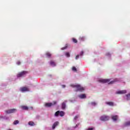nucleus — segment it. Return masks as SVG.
<instances>
[{"mask_svg": "<svg viewBox=\"0 0 130 130\" xmlns=\"http://www.w3.org/2000/svg\"><path fill=\"white\" fill-rule=\"evenodd\" d=\"M70 86L71 87H72V88H75V90L76 91H80V92H82L85 90V88L80 85L71 84Z\"/></svg>", "mask_w": 130, "mask_h": 130, "instance_id": "1", "label": "nucleus"}, {"mask_svg": "<svg viewBox=\"0 0 130 130\" xmlns=\"http://www.w3.org/2000/svg\"><path fill=\"white\" fill-rule=\"evenodd\" d=\"M110 117L107 115H104L100 117V120L102 121H107V120H109Z\"/></svg>", "mask_w": 130, "mask_h": 130, "instance_id": "2", "label": "nucleus"}, {"mask_svg": "<svg viewBox=\"0 0 130 130\" xmlns=\"http://www.w3.org/2000/svg\"><path fill=\"white\" fill-rule=\"evenodd\" d=\"M16 112H17V109H11L5 111V112L8 114H10V113H15Z\"/></svg>", "mask_w": 130, "mask_h": 130, "instance_id": "3", "label": "nucleus"}, {"mask_svg": "<svg viewBox=\"0 0 130 130\" xmlns=\"http://www.w3.org/2000/svg\"><path fill=\"white\" fill-rule=\"evenodd\" d=\"M58 115H60V116H63L64 115V112L63 111H58L55 113V116H58Z\"/></svg>", "mask_w": 130, "mask_h": 130, "instance_id": "4", "label": "nucleus"}, {"mask_svg": "<svg viewBox=\"0 0 130 130\" xmlns=\"http://www.w3.org/2000/svg\"><path fill=\"white\" fill-rule=\"evenodd\" d=\"M27 73V72L26 71H23L20 73H19L17 75V78H20L21 77H25V76H26V74Z\"/></svg>", "mask_w": 130, "mask_h": 130, "instance_id": "5", "label": "nucleus"}, {"mask_svg": "<svg viewBox=\"0 0 130 130\" xmlns=\"http://www.w3.org/2000/svg\"><path fill=\"white\" fill-rule=\"evenodd\" d=\"M99 82L100 83H109L110 82V79H99Z\"/></svg>", "mask_w": 130, "mask_h": 130, "instance_id": "6", "label": "nucleus"}, {"mask_svg": "<svg viewBox=\"0 0 130 130\" xmlns=\"http://www.w3.org/2000/svg\"><path fill=\"white\" fill-rule=\"evenodd\" d=\"M56 104V102H53L52 103H46L45 104L46 107H50L51 106H53V105H55Z\"/></svg>", "mask_w": 130, "mask_h": 130, "instance_id": "7", "label": "nucleus"}, {"mask_svg": "<svg viewBox=\"0 0 130 130\" xmlns=\"http://www.w3.org/2000/svg\"><path fill=\"white\" fill-rule=\"evenodd\" d=\"M20 90L21 92H28V91H29V88L26 87H23L20 88Z\"/></svg>", "mask_w": 130, "mask_h": 130, "instance_id": "8", "label": "nucleus"}, {"mask_svg": "<svg viewBox=\"0 0 130 130\" xmlns=\"http://www.w3.org/2000/svg\"><path fill=\"white\" fill-rule=\"evenodd\" d=\"M125 93H126V90H119V91L116 92V94H125Z\"/></svg>", "mask_w": 130, "mask_h": 130, "instance_id": "9", "label": "nucleus"}, {"mask_svg": "<svg viewBox=\"0 0 130 130\" xmlns=\"http://www.w3.org/2000/svg\"><path fill=\"white\" fill-rule=\"evenodd\" d=\"M124 100H126V101L130 100V93L124 96Z\"/></svg>", "mask_w": 130, "mask_h": 130, "instance_id": "10", "label": "nucleus"}, {"mask_svg": "<svg viewBox=\"0 0 130 130\" xmlns=\"http://www.w3.org/2000/svg\"><path fill=\"white\" fill-rule=\"evenodd\" d=\"M84 54V52L83 51H81L79 55H77L75 58V59H78L79 58V57H82V56H83V55Z\"/></svg>", "mask_w": 130, "mask_h": 130, "instance_id": "11", "label": "nucleus"}, {"mask_svg": "<svg viewBox=\"0 0 130 130\" xmlns=\"http://www.w3.org/2000/svg\"><path fill=\"white\" fill-rule=\"evenodd\" d=\"M112 119H113V121H116L118 119V116L117 115H113L112 116Z\"/></svg>", "mask_w": 130, "mask_h": 130, "instance_id": "12", "label": "nucleus"}, {"mask_svg": "<svg viewBox=\"0 0 130 130\" xmlns=\"http://www.w3.org/2000/svg\"><path fill=\"white\" fill-rule=\"evenodd\" d=\"M79 98L80 99H86V94H82L78 95Z\"/></svg>", "mask_w": 130, "mask_h": 130, "instance_id": "13", "label": "nucleus"}, {"mask_svg": "<svg viewBox=\"0 0 130 130\" xmlns=\"http://www.w3.org/2000/svg\"><path fill=\"white\" fill-rule=\"evenodd\" d=\"M58 124H59V122H58V121L55 122L52 126V129H54V128H55V127H56Z\"/></svg>", "mask_w": 130, "mask_h": 130, "instance_id": "14", "label": "nucleus"}, {"mask_svg": "<svg viewBox=\"0 0 130 130\" xmlns=\"http://www.w3.org/2000/svg\"><path fill=\"white\" fill-rule=\"evenodd\" d=\"M130 125V121H128L125 122L123 124V127H125V126H129Z\"/></svg>", "mask_w": 130, "mask_h": 130, "instance_id": "15", "label": "nucleus"}, {"mask_svg": "<svg viewBox=\"0 0 130 130\" xmlns=\"http://www.w3.org/2000/svg\"><path fill=\"white\" fill-rule=\"evenodd\" d=\"M50 64L51 67H55V66H56L55 62L53 61V60H51L50 61Z\"/></svg>", "mask_w": 130, "mask_h": 130, "instance_id": "16", "label": "nucleus"}, {"mask_svg": "<svg viewBox=\"0 0 130 130\" xmlns=\"http://www.w3.org/2000/svg\"><path fill=\"white\" fill-rule=\"evenodd\" d=\"M78 119H79V115H76L75 117V118L73 120L74 122H75V123H76L77 122V121L78 120Z\"/></svg>", "mask_w": 130, "mask_h": 130, "instance_id": "17", "label": "nucleus"}, {"mask_svg": "<svg viewBox=\"0 0 130 130\" xmlns=\"http://www.w3.org/2000/svg\"><path fill=\"white\" fill-rule=\"evenodd\" d=\"M21 108H22V109H23V110H28V108L27 106H22L20 107Z\"/></svg>", "mask_w": 130, "mask_h": 130, "instance_id": "18", "label": "nucleus"}, {"mask_svg": "<svg viewBox=\"0 0 130 130\" xmlns=\"http://www.w3.org/2000/svg\"><path fill=\"white\" fill-rule=\"evenodd\" d=\"M29 125H30V126H34L35 125V123H34V122L29 121L28 122Z\"/></svg>", "mask_w": 130, "mask_h": 130, "instance_id": "19", "label": "nucleus"}, {"mask_svg": "<svg viewBox=\"0 0 130 130\" xmlns=\"http://www.w3.org/2000/svg\"><path fill=\"white\" fill-rule=\"evenodd\" d=\"M106 104L109 106H113V105H114V104H113L112 102H107Z\"/></svg>", "mask_w": 130, "mask_h": 130, "instance_id": "20", "label": "nucleus"}, {"mask_svg": "<svg viewBox=\"0 0 130 130\" xmlns=\"http://www.w3.org/2000/svg\"><path fill=\"white\" fill-rule=\"evenodd\" d=\"M90 104L91 106H96L97 105V103H96L95 102H91Z\"/></svg>", "mask_w": 130, "mask_h": 130, "instance_id": "21", "label": "nucleus"}, {"mask_svg": "<svg viewBox=\"0 0 130 130\" xmlns=\"http://www.w3.org/2000/svg\"><path fill=\"white\" fill-rule=\"evenodd\" d=\"M65 55L66 56H67V57H70L71 56V54H70V53L69 52H66Z\"/></svg>", "mask_w": 130, "mask_h": 130, "instance_id": "22", "label": "nucleus"}, {"mask_svg": "<svg viewBox=\"0 0 130 130\" xmlns=\"http://www.w3.org/2000/svg\"><path fill=\"white\" fill-rule=\"evenodd\" d=\"M115 82H117V79H115L113 81H111L109 83V85H111V84H113V83H115Z\"/></svg>", "mask_w": 130, "mask_h": 130, "instance_id": "23", "label": "nucleus"}, {"mask_svg": "<svg viewBox=\"0 0 130 130\" xmlns=\"http://www.w3.org/2000/svg\"><path fill=\"white\" fill-rule=\"evenodd\" d=\"M66 108V103H62V109H64Z\"/></svg>", "mask_w": 130, "mask_h": 130, "instance_id": "24", "label": "nucleus"}, {"mask_svg": "<svg viewBox=\"0 0 130 130\" xmlns=\"http://www.w3.org/2000/svg\"><path fill=\"white\" fill-rule=\"evenodd\" d=\"M18 123H19L18 120H15L13 122V124H14V125L18 124Z\"/></svg>", "mask_w": 130, "mask_h": 130, "instance_id": "25", "label": "nucleus"}, {"mask_svg": "<svg viewBox=\"0 0 130 130\" xmlns=\"http://www.w3.org/2000/svg\"><path fill=\"white\" fill-rule=\"evenodd\" d=\"M46 55H47V56H48V57H49L50 56H51V54H50V53H49V52H47Z\"/></svg>", "mask_w": 130, "mask_h": 130, "instance_id": "26", "label": "nucleus"}, {"mask_svg": "<svg viewBox=\"0 0 130 130\" xmlns=\"http://www.w3.org/2000/svg\"><path fill=\"white\" fill-rule=\"evenodd\" d=\"M95 129L94 127H88V128L86 129V130H94Z\"/></svg>", "mask_w": 130, "mask_h": 130, "instance_id": "27", "label": "nucleus"}, {"mask_svg": "<svg viewBox=\"0 0 130 130\" xmlns=\"http://www.w3.org/2000/svg\"><path fill=\"white\" fill-rule=\"evenodd\" d=\"M72 71H73L74 72H77V68H76V67H73Z\"/></svg>", "mask_w": 130, "mask_h": 130, "instance_id": "28", "label": "nucleus"}, {"mask_svg": "<svg viewBox=\"0 0 130 130\" xmlns=\"http://www.w3.org/2000/svg\"><path fill=\"white\" fill-rule=\"evenodd\" d=\"M80 40H81V41H84V40H85V37H82L81 38H80Z\"/></svg>", "mask_w": 130, "mask_h": 130, "instance_id": "29", "label": "nucleus"}, {"mask_svg": "<svg viewBox=\"0 0 130 130\" xmlns=\"http://www.w3.org/2000/svg\"><path fill=\"white\" fill-rule=\"evenodd\" d=\"M73 42H74V43H77V42H78L77 40L76 39H75V38L73 39Z\"/></svg>", "mask_w": 130, "mask_h": 130, "instance_id": "30", "label": "nucleus"}, {"mask_svg": "<svg viewBox=\"0 0 130 130\" xmlns=\"http://www.w3.org/2000/svg\"><path fill=\"white\" fill-rule=\"evenodd\" d=\"M67 47H68V46L66 45V46L63 48H61V50H64V49H66Z\"/></svg>", "mask_w": 130, "mask_h": 130, "instance_id": "31", "label": "nucleus"}, {"mask_svg": "<svg viewBox=\"0 0 130 130\" xmlns=\"http://www.w3.org/2000/svg\"><path fill=\"white\" fill-rule=\"evenodd\" d=\"M106 56H109V57H110L111 56V54H110V53H107L106 54Z\"/></svg>", "mask_w": 130, "mask_h": 130, "instance_id": "32", "label": "nucleus"}, {"mask_svg": "<svg viewBox=\"0 0 130 130\" xmlns=\"http://www.w3.org/2000/svg\"><path fill=\"white\" fill-rule=\"evenodd\" d=\"M16 63L17 66H20V64H21V62L20 61H18Z\"/></svg>", "mask_w": 130, "mask_h": 130, "instance_id": "33", "label": "nucleus"}, {"mask_svg": "<svg viewBox=\"0 0 130 130\" xmlns=\"http://www.w3.org/2000/svg\"><path fill=\"white\" fill-rule=\"evenodd\" d=\"M78 126H79V124H76V126L74 127V128H76V127H78Z\"/></svg>", "mask_w": 130, "mask_h": 130, "instance_id": "34", "label": "nucleus"}, {"mask_svg": "<svg viewBox=\"0 0 130 130\" xmlns=\"http://www.w3.org/2000/svg\"><path fill=\"white\" fill-rule=\"evenodd\" d=\"M62 88H64L66 87L65 85H61Z\"/></svg>", "mask_w": 130, "mask_h": 130, "instance_id": "35", "label": "nucleus"}, {"mask_svg": "<svg viewBox=\"0 0 130 130\" xmlns=\"http://www.w3.org/2000/svg\"><path fill=\"white\" fill-rule=\"evenodd\" d=\"M6 119H9V117H6Z\"/></svg>", "mask_w": 130, "mask_h": 130, "instance_id": "36", "label": "nucleus"}, {"mask_svg": "<svg viewBox=\"0 0 130 130\" xmlns=\"http://www.w3.org/2000/svg\"><path fill=\"white\" fill-rule=\"evenodd\" d=\"M31 109H33V107H31Z\"/></svg>", "mask_w": 130, "mask_h": 130, "instance_id": "37", "label": "nucleus"}, {"mask_svg": "<svg viewBox=\"0 0 130 130\" xmlns=\"http://www.w3.org/2000/svg\"><path fill=\"white\" fill-rule=\"evenodd\" d=\"M71 101V102H74V101Z\"/></svg>", "mask_w": 130, "mask_h": 130, "instance_id": "38", "label": "nucleus"}]
</instances>
